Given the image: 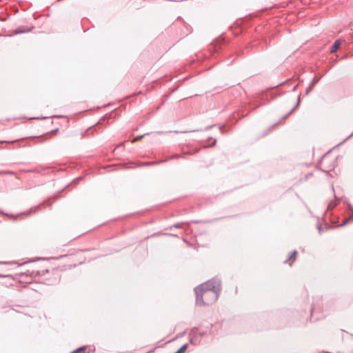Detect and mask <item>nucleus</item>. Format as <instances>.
<instances>
[{"label": "nucleus", "mask_w": 353, "mask_h": 353, "mask_svg": "<svg viewBox=\"0 0 353 353\" xmlns=\"http://www.w3.org/2000/svg\"><path fill=\"white\" fill-rule=\"evenodd\" d=\"M296 254H297V252L296 250H294L293 252H292L289 254L288 260L293 259L294 261L295 260V256H296Z\"/></svg>", "instance_id": "obj_7"}, {"label": "nucleus", "mask_w": 353, "mask_h": 353, "mask_svg": "<svg viewBox=\"0 0 353 353\" xmlns=\"http://www.w3.org/2000/svg\"><path fill=\"white\" fill-rule=\"evenodd\" d=\"M33 28H34L33 27H32L30 28H28L26 27H19L17 29H15L13 31V32L15 34L26 33V32H28L31 31Z\"/></svg>", "instance_id": "obj_3"}, {"label": "nucleus", "mask_w": 353, "mask_h": 353, "mask_svg": "<svg viewBox=\"0 0 353 353\" xmlns=\"http://www.w3.org/2000/svg\"><path fill=\"white\" fill-rule=\"evenodd\" d=\"M174 228H179V224H176V225H174Z\"/></svg>", "instance_id": "obj_17"}, {"label": "nucleus", "mask_w": 353, "mask_h": 353, "mask_svg": "<svg viewBox=\"0 0 353 353\" xmlns=\"http://www.w3.org/2000/svg\"><path fill=\"white\" fill-rule=\"evenodd\" d=\"M166 161H167V160H160V161H148V162L144 163L143 165H157V164H159L161 163H163V162H166Z\"/></svg>", "instance_id": "obj_5"}, {"label": "nucleus", "mask_w": 353, "mask_h": 353, "mask_svg": "<svg viewBox=\"0 0 353 353\" xmlns=\"http://www.w3.org/2000/svg\"><path fill=\"white\" fill-rule=\"evenodd\" d=\"M216 143V140L214 141L213 143L212 144V145H214Z\"/></svg>", "instance_id": "obj_18"}, {"label": "nucleus", "mask_w": 353, "mask_h": 353, "mask_svg": "<svg viewBox=\"0 0 353 353\" xmlns=\"http://www.w3.org/2000/svg\"><path fill=\"white\" fill-rule=\"evenodd\" d=\"M179 157H181V155H179V154H174V155H172V156L170 157L169 158L166 159L165 160L168 161V160H170V159H179Z\"/></svg>", "instance_id": "obj_12"}, {"label": "nucleus", "mask_w": 353, "mask_h": 353, "mask_svg": "<svg viewBox=\"0 0 353 353\" xmlns=\"http://www.w3.org/2000/svg\"><path fill=\"white\" fill-rule=\"evenodd\" d=\"M319 81V79L314 77L312 81L310 83L311 86H314Z\"/></svg>", "instance_id": "obj_13"}, {"label": "nucleus", "mask_w": 353, "mask_h": 353, "mask_svg": "<svg viewBox=\"0 0 353 353\" xmlns=\"http://www.w3.org/2000/svg\"><path fill=\"white\" fill-rule=\"evenodd\" d=\"M188 344H184L183 345H182L177 351L179 352V353H184L185 351L187 350L188 348Z\"/></svg>", "instance_id": "obj_8"}, {"label": "nucleus", "mask_w": 353, "mask_h": 353, "mask_svg": "<svg viewBox=\"0 0 353 353\" xmlns=\"http://www.w3.org/2000/svg\"><path fill=\"white\" fill-rule=\"evenodd\" d=\"M148 134H149V133H145V134H142V135H139V136L134 137V139H133L132 142L138 141L141 140L144 136L148 135Z\"/></svg>", "instance_id": "obj_10"}, {"label": "nucleus", "mask_w": 353, "mask_h": 353, "mask_svg": "<svg viewBox=\"0 0 353 353\" xmlns=\"http://www.w3.org/2000/svg\"><path fill=\"white\" fill-rule=\"evenodd\" d=\"M194 292L196 294V304L199 306L214 303L218 299L220 293L214 290H205L199 288H194Z\"/></svg>", "instance_id": "obj_1"}, {"label": "nucleus", "mask_w": 353, "mask_h": 353, "mask_svg": "<svg viewBox=\"0 0 353 353\" xmlns=\"http://www.w3.org/2000/svg\"><path fill=\"white\" fill-rule=\"evenodd\" d=\"M195 288L203 289L205 290H214L215 292H221V281L216 279H210L200 285L196 287Z\"/></svg>", "instance_id": "obj_2"}, {"label": "nucleus", "mask_w": 353, "mask_h": 353, "mask_svg": "<svg viewBox=\"0 0 353 353\" xmlns=\"http://www.w3.org/2000/svg\"><path fill=\"white\" fill-rule=\"evenodd\" d=\"M9 276H3V275H0V277H8Z\"/></svg>", "instance_id": "obj_19"}, {"label": "nucleus", "mask_w": 353, "mask_h": 353, "mask_svg": "<svg viewBox=\"0 0 353 353\" xmlns=\"http://www.w3.org/2000/svg\"><path fill=\"white\" fill-rule=\"evenodd\" d=\"M174 353H179V352L178 351H176V352H174Z\"/></svg>", "instance_id": "obj_21"}, {"label": "nucleus", "mask_w": 353, "mask_h": 353, "mask_svg": "<svg viewBox=\"0 0 353 353\" xmlns=\"http://www.w3.org/2000/svg\"><path fill=\"white\" fill-rule=\"evenodd\" d=\"M299 103H300V98L299 97L298 99V101L296 103V105L289 112H288L283 117V119H286L294 110V109L299 105Z\"/></svg>", "instance_id": "obj_6"}, {"label": "nucleus", "mask_w": 353, "mask_h": 353, "mask_svg": "<svg viewBox=\"0 0 353 353\" xmlns=\"http://www.w3.org/2000/svg\"><path fill=\"white\" fill-rule=\"evenodd\" d=\"M85 347L82 346V347H80L72 351L70 353H79L80 352L85 351Z\"/></svg>", "instance_id": "obj_9"}, {"label": "nucleus", "mask_w": 353, "mask_h": 353, "mask_svg": "<svg viewBox=\"0 0 353 353\" xmlns=\"http://www.w3.org/2000/svg\"><path fill=\"white\" fill-rule=\"evenodd\" d=\"M313 86H311V85L310 84L309 87L307 88L310 90H311L312 89Z\"/></svg>", "instance_id": "obj_15"}, {"label": "nucleus", "mask_w": 353, "mask_h": 353, "mask_svg": "<svg viewBox=\"0 0 353 353\" xmlns=\"http://www.w3.org/2000/svg\"><path fill=\"white\" fill-rule=\"evenodd\" d=\"M339 46H340V41L339 40L335 41V42L334 43V44L332 45V46L330 48V52H332V53L335 52L338 50Z\"/></svg>", "instance_id": "obj_4"}, {"label": "nucleus", "mask_w": 353, "mask_h": 353, "mask_svg": "<svg viewBox=\"0 0 353 353\" xmlns=\"http://www.w3.org/2000/svg\"><path fill=\"white\" fill-rule=\"evenodd\" d=\"M314 310H315L314 307L312 306L311 308V312L312 313L314 311Z\"/></svg>", "instance_id": "obj_14"}, {"label": "nucleus", "mask_w": 353, "mask_h": 353, "mask_svg": "<svg viewBox=\"0 0 353 353\" xmlns=\"http://www.w3.org/2000/svg\"><path fill=\"white\" fill-rule=\"evenodd\" d=\"M350 221H353V212H352V216H350L348 219H347L346 220H345L343 221V223L341 224V225H344L345 224H347V223L350 222Z\"/></svg>", "instance_id": "obj_11"}, {"label": "nucleus", "mask_w": 353, "mask_h": 353, "mask_svg": "<svg viewBox=\"0 0 353 353\" xmlns=\"http://www.w3.org/2000/svg\"><path fill=\"white\" fill-rule=\"evenodd\" d=\"M319 231L321 232V226H319Z\"/></svg>", "instance_id": "obj_20"}, {"label": "nucleus", "mask_w": 353, "mask_h": 353, "mask_svg": "<svg viewBox=\"0 0 353 353\" xmlns=\"http://www.w3.org/2000/svg\"><path fill=\"white\" fill-rule=\"evenodd\" d=\"M310 92V90L308 88H307V89H306V92H305V93H306V94H308Z\"/></svg>", "instance_id": "obj_16"}]
</instances>
